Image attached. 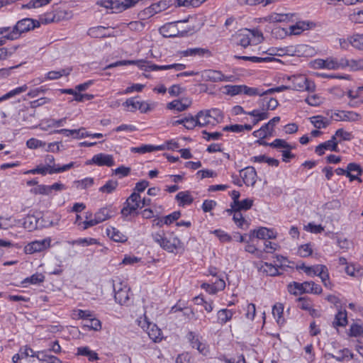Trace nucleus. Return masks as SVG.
<instances>
[{
  "label": "nucleus",
  "instance_id": "obj_12",
  "mask_svg": "<svg viewBox=\"0 0 363 363\" xmlns=\"http://www.w3.org/2000/svg\"><path fill=\"white\" fill-rule=\"evenodd\" d=\"M240 177L247 186H253L256 183L257 172L253 167H247L240 171Z\"/></svg>",
  "mask_w": 363,
  "mask_h": 363
},
{
  "label": "nucleus",
  "instance_id": "obj_64",
  "mask_svg": "<svg viewBox=\"0 0 363 363\" xmlns=\"http://www.w3.org/2000/svg\"><path fill=\"white\" fill-rule=\"evenodd\" d=\"M363 334V327L361 325L352 324L350 329V335L358 337Z\"/></svg>",
  "mask_w": 363,
  "mask_h": 363
},
{
  "label": "nucleus",
  "instance_id": "obj_5",
  "mask_svg": "<svg viewBox=\"0 0 363 363\" xmlns=\"http://www.w3.org/2000/svg\"><path fill=\"white\" fill-rule=\"evenodd\" d=\"M141 199L139 194L133 192L126 200L121 210L123 217H127L133 213H138L137 210L140 208Z\"/></svg>",
  "mask_w": 363,
  "mask_h": 363
},
{
  "label": "nucleus",
  "instance_id": "obj_31",
  "mask_svg": "<svg viewBox=\"0 0 363 363\" xmlns=\"http://www.w3.org/2000/svg\"><path fill=\"white\" fill-rule=\"evenodd\" d=\"M342 68L349 67L352 71L363 70V59L348 60L342 58Z\"/></svg>",
  "mask_w": 363,
  "mask_h": 363
},
{
  "label": "nucleus",
  "instance_id": "obj_28",
  "mask_svg": "<svg viewBox=\"0 0 363 363\" xmlns=\"http://www.w3.org/2000/svg\"><path fill=\"white\" fill-rule=\"evenodd\" d=\"M253 204V201L250 199H245L242 201H239L234 206H230V208L227 210V212L229 214H232L233 210H238V211H247L251 208Z\"/></svg>",
  "mask_w": 363,
  "mask_h": 363
},
{
  "label": "nucleus",
  "instance_id": "obj_19",
  "mask_svg": "<svg viewBox=\"0 0 363 363\" xmlns=\"http://www.w3.org/2000/svg\"><path fill=\"white\" fill-rule=\"evenodd\" d=\"M116 210L113 209L112 206L104 207L100 208L94 215L99 223H102L116 214Z\"/></svg>",
  "mask_w": 363,
  "mask_h": 363
},
{
  "label": "nucleus",
  "instance_id": "obj_7",
  "mask_svg": "<svg viewBox=\"0 0 363 363\" xmlns=\"http://www.w3.org/2000/svg\"><path fill=\"white\" fill-rule=\"evenodd\" d=\"M67 17V12L64 10H52L39 16L37 22L40 24H50L52 23H57Z\"/></svg>",
  "mask_w": 363,
  "mask_h": 363
},
{
  "label": "nucleus",
  "instance_id": "obj_45",
  "mask_svg": "<svg viewBox=\"0 0 363 363\" xmlns=\"http://www.w3.org/2000/svg\"><path fill=\"white\" fill-rule=\"evenodd\" d=\"M45 279V276L40 273L33 274L30 277H27L22 281V284H38L43 282Z\"/></svg>",
  "mask_w": 363,
  "mask_h": 363
},
{
  "label": "nucleus",
  "instance_id": "obj_21",
  "mask_svg": "<svg viewBox=\"0 0 363 363\" xmlns=\"http://www.w3.org/2000/svg\"><path fill=\"white\" fill-rule=\"evenodd\" d=\"M167 8V4L165 1H159L157 3L152 4L149 7L146 8L143 11V14L146 17H150L155 14L164 11Z\"/></svg>",
  "mask_w": 363,
  "mask_h": 363
},
{
  "label": "nucleus",
  "instance_id": "obj_13",
  "mask_svg": "<svg viewBox=\"0 0 363 363\" xmlns=\"http://www.w3.org/2000/svg\"><path fill=\"white\" fill-rule=\"evenodd\" d=\"M50 245V239L33 241L25 247V252L28 254L43 251L48 248Z\"/></svg>",
  "mask_w": 363,
  "mask_h": 363
},
{
  "label": "nucleus",
  "instance_id": "obj_35",
  "mask_svg": "<svg viewBox=\"0 0 363 363\" xmlns=\"http://www.w3.org/2000/svg\"><path fill=\"white\" fill-rule=\"evenodd\" d=\"M303 287L305 294H320L322 293V288L319 284H315L314 281H304Z\"/></svg>",
  "mask_w": 363,
  "mask_h": 363
},
{
  "label": "nucleus",
  "instance_id": "obj_6",
  "mask_svg": "<svg viewBox=\"0 0 363 363\" xmlns=\"http://www.w3.org/2000/svg\"><path fill=\"white\" fill-rule=\"evenodd\" d=\"M73 162H70L67 164H65L62 167H60L58 165H50L46 164L45 166H38L36 168L30 169L28 172V173H30L33 174H40L43 175H45L46 174H55L59 172H62L71 169L73 167Z\"/></svg>",
  "mask_w": 363,
  "mask_h": 363
},
{
  "label": "nucleus",
  "instance_id": "obj_53",
  "mask_svg": "<svg viewBox=\"0 0 363 363\" xmlns=\"http://www.w3.org/2000/svg\"><path fill=\"white\" fill-rule=\"evenodd\" d=\"M52 0H30L27 4L23 5V8L37 9L48 4Z\"/></svg>",
  "mask_w": 363,
  "mask_h": 363
},
{
  "label": "nucleus",
  "instance_id": "obj_3",
  "mask_svg": "<svg viewBox=\"0 0 363 363\" xmlns=\"http://www.w3.org/2000/svg\"><path fill=\"white\" fill-rule=\"evenodd\" d=\"M39 27L37 20L26 18L18 21L16 24L12 27V31L9 35H5L4 38L8 40H14L20 38L21 35L28 32L35 28Z\"/></svg>",
  "mask_w": 363,
  "mask_h": 363
},
{
  "label": "nucleus",
  "instance_id": "obj_46",
  "mask_svg": "<svg viewBox=\"0 0 363 363\" xmlns=\"http://www.w3.org/2000/svg\"><path fill=\"white\" fill-rule=\"evenodd\" d=\"M118 0H100L97 1V4L103 6L106 9H110L113 10V12L118 13Z\"/></svg>",
  "mask_w": 363,
  "mask_h": 363
},
{
  "label": "nucleus",
  "instance_id": "obj_16",
  "mask_svg": "<svg viewBox=\"0 0 363 363\" xmlns=\"http://www.w3.org/2000/svg\"><path fill=\"white\" fill-rule=\"evenodd\" d=\"M123 106L130 108V111H135L136 110L140 111L141 113H146L150 110V106L145 101H135V99H128L124 103Z\"/></svg>",
  "mask_w": 363,
  "mask_h": 363
},
{
  "label": "nucleus",
  "instance_id": "obj_33",
  "mask_svg": "<svg viewBox=\"0 0 363 363\" xmlns=\"http://www.w3.org/2000/svg\"><path fill=\"white\" fill-rule=\"evenodd\" d=\"M175 26L172 23L164 26L160 28V32L163 34L164 36L166 37H176V36H181L183 37L186 33V31L182 30V31H177V33H175L174 30H170L169 33H167L168 30H174Z\"/></svg>",
  "mask_w": 363,
  "mask_h": 363
},
{
  "label": "nucleus",
  "instance_id": "obj_40",
  "mask_svg": "<svg viewBox=\"0 0 363 363\" xmlns=\"http://www.w3.org/2000/svg\"><path fill=\"white\" fill-rule=\"evenodd\" d=\"M310 119L313 125L318 129L326 128L330 123L329 120L322 116H313Z\"/></svg>",
  "mask_w": 363,
  "mask_h": 363
},
{
  "label": "nucleus",
  "instance_id": "obj_25",
  "mask_svg": "<svg viewBox=\"0 0 363 363\" xmlns=\"http://www.w3.org/2000/svg\"><path fill=\"white\" fill-rule=\"evenodd\" d=\"M186 68V65L181 63H174L167 65H157L150 64L148 65L147 70L158 71V70H167L174 69L175 71H182Z\"/></svg>",
  "mask_w": 363,
  "mask_h": 363
},
{
  "label": "nucleus",
  "instance_id": "obj_57",
  "mask_svg": "<svg viewBox=\"0 0 363 363\" xmlns=\"http://www.w3.org/2000/svg\"><path fill=\"white\" fill-rule=\"evenodd\" d=\"M72 245H78L82 246H89L91 245H95L98 243L96 239L94 238H79L78 240H73L71 242Z\"/></svg>",
  "mask_w": 363,
  "mask_h": 363
},
{
  "label": "nucleus",
  "instance_id": "obj_51",
  "mask_svg": "<svg viewBox=\"0 0 363 363\" xmlns=\"http://www.w3.org/2000/svg\"><path fill=\"white\" fill-rule=\"evenodd\" d=\"M196 126H199V121L196 115L195 116L189 115L184 117V127L186 129L193 130Z\"/></svg>",
  "mask_w": 363,
  "mask_h": 363
},
{
  "label": "nucleus",
  "instance_id": "obj_37",
  "mask_svg": "<svg viewBox=\"0 0 363 363\" xmlns=\"http://www.w3.org/2000/svg\"><path fill=\"white\" fill-rule=\"evenodd\" d=\"M106 29L104 26L92 27L89 29L87 33L91 38H106L110 36L109 34H106Z\"/></svg>",
  "mask_w": 363,
  "mask_h": 363
},
{
  "label": "nucleus",
  "instance_id": "obj_9",
  "mask_svg": "<svg viewBox=\"0 0 363 363\" xmlns=\"http://www.w3.org/2000/svg\"><path fill=\"white\" fill-rule=\"evenodd\" d=\"M290 79L292 82V89L296 91H313L315 89V84L309 81L304 75L293 76Z\"/></svg>",
  "mask_w": 363,
  "mask_h": 363
},
{
  "label": "nucleus",
  "instance_id": "obj_62",
  "mask_svg": "<svg viewBox=\"0 0 363 363\" xmlns=\"http://www.w3.org/2000/svg\"><path fill=\"white\" fill-rule=\"evenodd\" d=\"M212 233L214 234L222 242H228L231 241L232 238L230 235H228L225 231L218 229L212 231Z\"/></svg>",
  "mask_w": 363,
  "mask_h": 363
},
{
  "label": "nucleus",
  "instance_id": "obj_8",
  "mask_svg": "<svg viewBox=\"0 0 363 363\" xmlns=\"http://www.w3.org/2000/svg\"><path fill=\"white\" fill-rule=\"evenodd\" d=\"M138 324L155 342H159L162 340V332L155 324L148 322L145 318L139 320Z\"/></svg>",
  "mask_w": 363,
  "mask_h": 363
},
{
  "label": "nucleus",
  "instance_id": "obj_30",
  "mask_svg": "<svg viewBox=\"0 0 363 363\" xmlns=\"http://www.w3.org/2000/svg\"><path fill=\"white\" fill-rule=\"evenodd\" d=\"M108 236L115 242H124L128 240L125 235L123 234L118 229L110 227L106 229Z\"/></svg>",
  "mask_w": 363,
  "mask_h": 363
},
{
  "label": "nucleus",
  "instance_id": "obj_17",
  "mask_svg": "<svg viewBox=\"0 0 363 363\" xmlns=\"http://www.w3.org/2000/svg\"><path fill=\"white\" fill-rule=\"evenodd\" d=\"M250 237H256L259 239H274L277 238V233L273 229L265 227H260L257 230L250 232Z\"/></svg>",
  "mask_w": 363,
  "mask_h": 363
},
{
  "label": "nucleus",
  "instance_id": "obj_44",
  "mask_svg": "<svg viewBox=\"0 0 363 363\" xmlns=\"http://www.w3.org/2000/svg\"><path fill=\"white\" fill-rule=\"evenodd\" d=\"M300 269L308 276H318L319 272L323 268V264H316L311 267H308L304 264L300 267Z\"/></svg>",
  "mask_w": 363,
  "mask_h": 363
},
{
  "label": "nucleus",
  "instance_id": "obj_27",
  "mask_svg": "<svg viewBox=\"0 0 363 363\" xmlns=\"http://www.w3.org/2000/svg\"><path fill=\"white\" fill-rule=\"evenodd\" d=\"M234 313L235 311L227 308L219 310L217 313V323L222 325L225 324L232 319Z\"/></svg>",
  "mask_w": 363,
  "mask_h": 363
},
{
  "label": "nucleus",
  "instance_id": "obj_52",
  "mask_svg": "<svg viewBox=\"0 0 363 363\" xmlns=\"http://www.w3.org/2000/svg\"><path fill=\"white\" fill-rule=\"evenodd\" d=\"M84 327L88 328L90 330H99L101 328V323L99 319L93 316L84 322Z\"/></svg>",
  "mask_w": 363,
  "mask_h": 363
},
{
  "label": "nucleus",
  "instance_id": "obj_34",
  "mask_svg": "<svg viewBox=\"0 0 363 363\" xmlns=\"http://www.w3.org/2000/svg\"><path fill=\"white\" fill-rule=\"evenodd\" d=\"M163 146H154L152 145H143L140 147H135L131 148L132 152H137L140 154H145L146 152H151L157 150H163Z\"/></svg>",
  "mask_w": 363,
  "mask_h": 363
},
{
  "label": "nucleus",
  "instance_id": "obj_38",
  "mask_svg": "<svg viewBox=\"0 0 363 363\" xmlns=\"http://www.w3.org/2000/svg\"><path fill=\"white\" fill-rule=\"evenodd\" d=\"M77 354L87 357L89 361L99 359L98 354L91 350L88 347H80L77 348Z\"/></svg>",
  "mask_w": 363,
  "mask_h": 363
},
{
  "label": "nucleus",
  "instance_id": "obj_54",
  "mask_svg": "<svg viewBox=\"0 0 363 363\" xmlns=\"http://www.w3.org/2000/svg\"><path fill=\"white\" fill-rule=\"evenodd\" d=\"M118 183L117 181L108 180L104 186H102L99 191L103 193L111 194L118 186Z\"/></svg>",
  "mask_w": 363,
  "mask_h": 363
},
{
  "label": "nucleus",
  "instance_id": "obj_60",
  "mask_svg": "<svg viewBox=\"0 0 363 363\" xmlns=\"http://www.w3.org/2000/svg\"><path fill=\"white\" fill-rule=\"evenodd\" d=\"M313 252V249L310 244H305L301 245L298 249V254L301 257H307Z\"/></svg>",
  "mask_w": 363,
  "mask_h": 363
},
{
  "label": "nucleus",
  "instance_id": "obj_48",
  "mask_svg": "<svg viewBox=\"0 0 363 363\" xmlns=\"http://www.w3.org/2000/svg\"><path fill=\"white\" fill-rule=\"evenodd\" d=\"M347 323V313L345 311H339L335 318V320L333 322L334 327L337 326H345Z\"/></svg>",
  "mask_w": 363,
  "mask_h": 363
},
{
  "label": "nucleus",
  "instance_id": "obj_42",
  "mask_svg": "<svg viewBox=\"0 0 363 363\" xmlns=\"http://www.w3.org/2000/svg\"><path fill=\"white\" fill-rule=\"evenodd\" d=\"M27 89H28V86L26 84H24L19 87H17L10 91H9L6 94L3 95L2 96H1L0 102L7 100V99H9L16 95H18V94L26 91Z\"/></svg>",
  "mask_w": 363,
  "mask_h": 363
},
{
  "label": "nucleus",
  "instance_id": "obj_56",
  "mask_svg": "<svg viewBox=\"0 0 363 363\" xmlns=\"http://www.w3.org/2000/svg\"><path fill=\"white\" fill-rule=\"evenodd\" d=\"M167 107L169 110H175L178 112H182L186 110V106L183 105L179 100H174L167 104Z\"/></svg>",
  "mask_w": 363,
  "mask_h": 363
},
{
  "label": "nucleus",
  "instance_id": "obj_50",
  "mask_svg": "<svg viewBox=\"0 0 363 363\" xmlns=\"http://www.w3.org/2000/svg\"><path fill=\"white\" fill-rule=\"evenodd\" d=\"M232 213H233V220H234L235 223L238 225V228H243L245 224L248 225L246 220L242 216L240 211L233 210Z\"/></svg>",
  "mask_w": 363,
  "mask_h": 363
},
{
  "label": "nucleus",
  "instance_id": "obj_36",
  "mask_svg": "<svg viewBox=\"0 0 363 363\" xmlns=\"http://www.w3.org/2000/svg\"><path fill=\"white\" fill-rule=\"evenodd\" d=\"M332 358L336 359L338 362H342L345 360H350L353 358V354L347 348L340 350L337 352L336 354H330Z\"/></svg>",
  "mask_w": 363,
  "mask_h": 363
},
{
  "label": "nucleus",
  "instance_id": "obj_32",
  "mask_svg": "<svg viewBox=\"0 0 363 363\" xmlns=\"http://www.w3.org/2000/svg\"><path fill=\"white\" fill-rule=\"evenodd\" d=\"M325 150L338 151V147L332 141H325L315 147V152L319 155H323Z\"/></svg>",
  "mask_w": 363,
  "mask_h": 363
},
{
  "label": "nucleus",
  "instance_id": "obj_1",
  "mask_svg": "<svg viewBox=\"0 0 363 363\" xmlns=\"http://www.w3.org/2000/svg\"><path fill=\"white\" fill-rule=\"evenodd\" d=\"M152 236L153 240L168 252L176 253L182 249V242L173 232L160 230Z\"/></svg>",
  "mask_w": 363,
  "mask_h": 363
},
{
  "label": "nucleus",
  "instance_id": "obj_43",
  "mask_svg": "<svg viewBox=\"0 0 363 363\" xmlns=\"http://www.w3.org/2000/svg\"><path fill=\"white\" fill-rule=\"evenodd\" d=\"M303 282L298 283L296 281H293L288 285L289 292L294 295L305 294V291H303Z\"/></svg>",
  "mask_w": 363,
  "mask_h": 363
},
{
  "label": "nucleus",
  "instance_id": "obj_23",
  "mask_svg": "<svg viewBox=\"0 0 363 363\" xmlns=\"http://www.w3.org/2000/svg\"><path fill=\"white\" fill-rule=\"evenodd\" d=\"M184 56H199V57H211L212 56L211 52L207 48H189L182 52Z\"/></svg>",
  "mask_w": 363,
  "mask_h": 363
},
{
  "label": "nucleus",
  "instance_id": "obj_49",
  "mask_svg": "<svg viewBox=\"0 0 363 363\" xmlns=\"http://www.w3.org/2000/svg\"><path fill=\"white\" fill-rule=\"evenodd\" d=\"M350 43L355 49L363 50V34H354L350 36Z\"/></svg>",
  "mask_w": 363,
  "mask_h": 363
},
{
  "label": "nucleus",
  "instance_id": "obj_63",
  "mask_svg": "<svg viewBox=\"0 0 363 363\" xmlns=\"http://www.w3.org/2000/svg\"><path fill=\"white\" fill-rule=\"evenodd\" d=\"M305 101L310 106H318L322 104V99L317 94H313L311 96H308Z\"/></svg>",
  "mask_w": 363,
  "mask_h": 363
},
{
  "label": "nucleus",
  "instance_id": "obj_29",
  "mask_svg": "<svg viewBox=\"0 0 363 363\" xmlns=\"http://www.w3.org/2000/svg\"><path fill=\"white\" fill-rule=\"evenodd\" d=\"M197 119L199 121V126L204 127L208 125H215V121L211 118V115L208 113L207 110L200 111L196 114Z\"/></svg>",
  "mask_w": 363,
  "mask_h": 363
},
{
  "label": "nucleus",
  "instance_id": "obj_59",
  "mask_svg": "<svg viewBox=\"0 0 363 363\" xmlns=\"http://www.w3.org/2000/svg\"><path fill=\"white\" fill-rule=\"evenodd\" d=\"M26 145L30 149H37L39 147H44L46 145V143L38 139L33 138L27 140Z\"/></svg>",
  "mask_w": 363,
  "mask_h": 363
},
{
  "label": "nucleus",
  "instance_id": "obj_15",
  "mask_svg": "<svg viewBox=\"0 0 363 363\" xmlns=\"http://www.w3.org/2000/svg\"><path fill=\"white\" fill-rule=\"evenodd\" d=\"M95 164L98 166L112 167L115 164L113 157L111 155L99 153L94 155L91 160L87 164Z\"/></svg>",
  "mask_w": 363,
  "mask_h": 363
},
{
  "label": "nucleus",
  "instance_id": "obj_26",
  "mask_svg": "<svg viewBox=\"0 0 363 363\" xmlns=\"http://www.w3.org/2000/svg\"><path fill=\"white\" fill-rule=\"evenodd\" d=\"M315 24L311 21H298L295 25L289 27L291 34L299 35L303 31L308 30L313 26Z\"/></svg>",
  "mask_w": 363,
  "mask_h": 363
},
{
  "label": "nucleus",
  "instance_id": "obj_39",
  "mask_svg": "<svg viewBox=\"0 0 363 363\" xmlns=\"http://www.w3.org/2000/svg\"><path fill=\"white\" fill-rule=\"evenodd\" d=\"M242 94L250 96L267 95L266 91L259 87H249L246 85H242Z\"/></svg>",
  "mask_w": 363,
  "mask_h": 363
},
{
  "label": "nucleus",
  "instance_id": "obj_22",
  "mask_svg": "<svg viewBox=\"0 0 363 363\" xmlns=\"http://www.w3.org/2000/svg\"><path fill=\"white\" fill-rule=\"evenodd\" d=\"M186 337L193 348H196L200 353L206 354V348L205 345L199 341L198 336L194 332H189Z\"/></svg>",
  "mask_w": 363,
  "mask_h": 363
},
{
  "label": "nucleus",
  "instance_id": "obj_20",
  "mask_svg": "<svg viewBox=\"0 0 363 363\" xmlns=\"http://www.w3.org/2000/svg\"><path fill=\"white\" fill-rule=\"evenodd\" d=\"M201 77L205 81L218 82H222L223 74L218 70L207 69L202 72Z\"/></svg>",
  "mask_w": 363,
  "mask_h": 363
},
{
  "label": "nucleus",
  "instance_id": "obj_24",
  "mask_svg": "<svg viewBox=\"0 0 363 363\" xmlns=\"http://www.w3.org/2000/svg\"><path fill=\"white\" fill-rule=\"evenodd\" d=\"M294 13H273L265 18V20L269 22L273 23H281V22H288L292 21V18L294 17Z\"/></svg>",
  "mask_w": 363,
  "mask_h": 363
},
{
  "label": "nucleus",
  "instance_id": "obj_61",
  "mask_svg": "<svg viewBox=\"0 0 363 363\" xmlns=\"http://www.w3.org/2000/svg\"><path fill=\"white\" fill-rule=\"evenodd\" d=\"M208 113L211 115V118L215 121V124L222 121L223 116L222 111L218 108H212L207 110Z\"/></svg>",
  "mask_w": 363,
  "mask_h": 363
},
{
  "label": "nucleus",
  "instance_id": "obj_10",
  "mask_svg": "<svg viewBox=\"0 0 363 363\" xmlns=\"http://www.w3.org/2000/svg\"><path fill=\"white\" fill-rule=\"evenodd\" d=\"M342 58L328 57L325 60L317 59L314 61V67L328 69H338L342 68Z\"/></svg>",
  "mask_w": 363,
  "mask_h": 363
},
{
  "label": "nucleus",
  "instance_id": "obj_47",
  "mask_svg": "<svg viewBox=\"0 0 363 363\" xmlns=\"http://www.w3.org/2000/svg\"><path fill=\"white\" fill-rule=\"evenodd\" d=\"M176 199L180 201V204H191L194 199L189 191H180L176 196Z\"/></svg>",
  "mask_w": 363,
  "mask_h": 363
},
{
  "label": "nucleus",
  "instance_id": "obj_2",
  "mask_svg": "<svg viewBox=\"0 0 363 363\" xmlns=\"http://www.w3.org/2000/svg\"><path fill=\"white\" fill-rule=\"evenodd\" d=\"M233 39L236 44L246 48L250 45H257L264 40L262 33L258 29L244 28L238 30Z\"/></svg>",
  "mask_w": 363,
  "mask_h": 363
},
{
  "label": "nucleus",
  "instance_id": "obj_58",
  "mask_svg": "<svg viewBox=\"0 0 363 363\" xmlns=\"http://www.w3.org/2000/svg\"><path fill=\"white\" fill-rule=\"evenodd\" d=\"M269 146L274 148H284L288 150H291L293 148L291 145L282 139H275L272 143L269 144Z\"/></svg>",
  "mask_w": 363,
  "mask_h": 363
},
{
  "label": "nucleus",
  "instance_id": "obj_4",
  "mask_svg": "<svg viewBox=\"0 0 363 363\" xmlns=\"http://www.w3.org/2000/svg\"><path fill=\"white\" fill-rule=\"evenodd\" d=\"M113 288L116 301L121 305L126 304L130 298V289L126 284L122 282L120 279H116L113 281Z\"/></svg>",
  "mask_w": 363,
  "mask_h": 363
},
{
  "label": "nucleus",
  "instance_id": "obj_11",
  "mask_svg": "<svg viewBox=\"0 0 363 363\" xmlns=\"http://www.w3.org/2000/svg\"><path fill=\"white\" fill-rule=\"evenodd\" d=\"M284 53L289 55L308 57L313 55V49L312 47L303 44L297 45L296 46L291 45L286 47V52H284Z\"/></svg>",
  "mask_w": 363,
  "mask_h": 363
},
{
  "label": "nucleus",
  "instance_id": "obj_41",
  "mask_svg": "<svg viewBox=\"0 0 363 363\" xmlns=\"http://www.w3.org/2000/svg\"><path fill=\"white\" fill-rule=\"evenodd\" d=\"M272 128L269 127V125L266 123L259 130L254 131L252 134L256 138L264 139L268 136L272 135Z\"/></svg>",
  "mask_w": 363,
  "mask_h": 363
},
{
  "label": "nucleus",
  "instance_id": "obj_55",
  "mask_svg": "<svg viewBox=\"0 0 363 363\" xmlns=\"http://www.w3.org/2000/svg\"><path fill=\"white\" fill-rule=\"evenodd\" d=\"M70 69H61L60 71H50L47 74L46 79L49 80L57 79L62 76H67L69 74Z\"/></svg>",
  "mask_w": 363,
  "mask_h": 363
},
{
  "label": "nucleus",
  "instance_id": "obj_14",
  "mask_svg": "<svg viewBox=\"0 0 363 363\" xmlns=\"http://www.w3.org/2000/svg\"><path fill=\"white\" fill-rule=\"evenodd\" d=\"M336 121L357 122L362 120V116L352 111H340L334 113Z\"/></svg>",
  "mask_w": 363,
  "mask_h": 363
},
{
  "label": "nucleus",
  "instance_id": "obj_18",
  "mask_svg": "<svg viewBox=\"0 0 363 363\" xmlns=\"http://www.w3.org/2000/svg\"><path fill=\"white\" fill-rule=\"evenodd\" d=\"M363 172V170L359 164L351 162L347 164V177L350 182L357 180L362 182V179L359 177Z\"/></svg>",
  "mask_w": 363,
  "mask_h": 363
}]
</instances>
